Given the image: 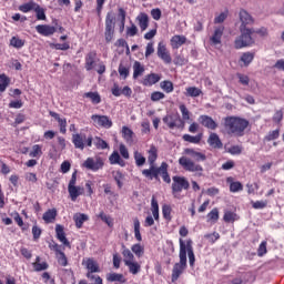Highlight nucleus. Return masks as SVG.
Listing matches in <instances>:
<instances>
[{"instance_id":"obj_59","label":"nucleus","mask_w":284,"mask_h":284,"mask_svg":"<svg viewBox=\"0 0 284 284\" xmlns=\"http://www.w3.org/2000/svg\"><path fill=\"white\" fill-rule=\"evenodd\" d=\"M162 214H163L164 219H166V221H170L172 219V216H171L172 207H170V205H164L162 207Z\"/></svg>"},{"instance_id":"obj_41","label":"nucleus","mask_w":284,"mask_h":284,"mask_svg":"<svg viewBox=\"0 0 284 284\" xmlns=\"http://www.w3.org/2000/svg\"><path fill=\"white\" fill-rule=\"evenodd\" d=\"M151 212L153 214V219L159 221V202L154 197H152L151 202Z\"/></svg>"},{"instance_id":"obj_46","label":"nucleus","mask_w":284,"mask_h":284,"mask_svg":"<svg viewBox=\"0 0 284 284\" xmlns=\"http://www.w3.org/2000/svg\"><path fill=\"white\" fill-rule=\"evenodd\" d=\"M93 143L98 150H106L108 148V142L101 138H94Z\"/></svg>"},{"instance_id":"obj_64","label":"nucleus","mask_w":284,"mask_h":284,"mask_svg":"<svg viewBox=\"0 0 284 284\" xmlns=\"http://www.w3.org/2000/svg\"><path fill=\"white\" fill-rule=\"evenodd\" d=\"M108 281H111V282H114V281H123V275L122 274H119V273H111L109 276H108Z\"/></svg>"},{"instance_id":"obj_9","label":"nucleus","mask_w":284,"mask_h":284,"mask_svg":"<svg viewBox=\"0 0 284 284\" xmlns=\"http://www.w3.org/2000/svg\"><path fill=\"white\" fill-rule=\"evenodd\" d=\"M103 165V159L101 158H89L83 163V168H87V170H91L92 172H98Z\"/></svg>"},{"instance_id":"obj_55","label":"nucleus","mask_w":284,"mask_h":284,"mask_svg":"<svg viewBox=\"0 0 284 284\" xmlns=\"http://www.w3.org/2000/svg\"><path fill=\"white\" fill-rule=\"evenodd\" d=\"M131 250L139 258L143 256L144 248L141 246V244H134Z\"/></svg>"},{"instance_id":"obj_31","label":"nucleus","mask_w":284,"mask_h":284,"mask_svg":"<svg viewBox=\"0 0 284 284\" xmlns=\"http://www.w3.org/2000/svg\"><path fill=\"white\" fill-rule=\"evenodd\" d=\"M148 161L150 163V165H154V162L156 161V159H159V150L156 149V146L151 145L150 150L148 151Z\"/></svg>"},{"instance_id":"obj_1","label":"nucleus","mask_w":284,"mask_h":284,"mask_svg":"<svg viewBox=\"0 0 284 284\" xmlns=\"http://www.w3.org/2000/svg\"><path fill=\"white\" fill-rule=\"evenodd\" d=\"M225 130L230 132L231 134H235L236 136H243V133L247 129V125H250V122L242 118L236 116H230L225 118Z\"/></svg>"},{"instance_id":"obj_18","label":"nucleus","mask_w":284,"mask_h":284,"mask_svg":"<svg viewBox=\"0 0 284 284\" xmlns=\"http://www.w3.org/2000/svg\"><path fill=\"white\" fill-rule=\"evenodd\" d=\"M199 121L202 125H204V128H207L209 130H216V128H219V124H216V122L211 116L201 115Z\"/></svg>"},{"instance_id":"obj_42","label":"nucleus","mask_w":284,"mask_h":284,"mask_svg":"<svg viewBox=\"0 0 284 284\" xmlns=\"http://www.w3.org/2000/svg\"><path fill=\"white\" fill-rule=\"evenodd\" d=\"M134 160H135V165H138V168L145 165V156H143L141 152L139 151L134 152Z\"/></svg>"},{"instance_id":"obj_57","label":"nucleus","mask_w":284,"mask_h":284,"mask_svg":"<svg viewBox=\"0 0 284 284\" xmlns=\"http://www.w3.org/2000/svg\"><path fill=\"white\" fill-rule=\"evenodd\" d=\"M26 44V42H23V40L17 38V37H13L11 40H10V45H12L13 48H23V45Z\"/></svg>"},{"instance_id":"obj_20","label":"nucleus","mask_w":284,"mask_h":284,"mask_svg":"<svg viewBox=\"0 0 284 284\" xmlns=\"http://www.w3.org/2000/svg\"><path fill=\"white\" fill-rule=\"evenodd\" d=\"M184 252L185 258L189 256L190 265H194V261H196V258L194 257V250L192 248V240H189L186 244L184 243Z\"/></svg>"},{"instance_id":"obj_21","label":"nucleus","mask_w":284,"mask_h":284,"mask_svg":"<svg viewBox=\"0 0 284 284\" xmlns=\"http://www.w3.org/2000/svg\"><path fill=\"white\" fill-rule=\"evenodd\" d=\"M184 154H187L189 156L193 158L194 161H206L207 156L199 151H195L194 149H185Z\"/></svg>"},{"instance_id":"obj_12","label":"nucleus","mask_w":284,"mask_h":284,"mask_svg":"<svg viewBox=\"0 0 284 284\" xmlns=\"http://www.w3.org/2000/svg\"><path fill=\"white\" fill-rule=\"evenodd\" d=\"M55 234H57V239L58 241H60V243H62L63 245H65V247H72V245H70V241H68V237H65V231L63 225L61 224H57L55 225Z\"/></svg>"},{"instance_id":"obj_29","label":"nucleus","mask_w":284,"mask_h":284,"mask_svg":"<svg viewBox=\"0 0 284 284\" xmlns=\"http://www.w3.org/2000/svg\"><path fill=\"white\" fill-rule=\"evenodd\" d=\"M73 221H74L78 230H81V227H83V223H85V221H88V215L83 214V213H75L73 215Z\"/></svg>"},{"instance_id":"obj_53","label":"nucleus","mask_w":284,"mask_h":284,"mask_svg":"<svg viewBox=\"0 0 284 284\" xmlns=\"http://www.w3.org/2000/svg\"><path fill=\"white\" fill-rule=\"evenodd\" d=\"M120 77H122V79H128V77H130V68L120 64L119 65V70H118Z\"/></svg>"},{"instance_id":"obj_14","label":"nucleus","mask_w":284,"mask_h":284,"mask_svg":"<svg viewBox=\"0 0 284 284\" xmlns=\"http://www.w3.org/2000/svg\"><path fill=\"white\" fill-rule=\"evenodd\" d=\"M161 81V75L158 73H150L145 75L142 80V85L145 87H152L155 85V83H159Z\"/></svg>"},{"instance_id":"obj_60","label":"nucleus","mask_w":284,"mask_h":284,"mask_svg":"<svg viewBox=\"0 0 284 284\" xmlns=\"http://www.w3.org/2000/svg\"><path fill=\"white\" fill-rule=\"evenodd\" d=\"M161 99H165V93L155 91L151 94V101L153 102L161 101Z\"/></svg>"},{"instance_id":"obj_5","label":"nucleus","mask_w":284,"mask_h":284,"mask_svg":"<svg viewBox=\"0 0 284 284\" xmlns=\"http://www.w3.org/2000/svg\"><path fill=\"white\" fill-rule=\"evenodd\" d=\"M179 163L185 172H192L195 176H203V166H201V164H196L192 159L182 156L179 159Z\"/></svg>"},{"instance_id":"obj_32","label":"nucleus","mask_w":284,"mask_h":284,"mask_svg":"<svg viewBox=\"0 0 284 284\" xmlns=\"http://www.w3.org/2000/svg\"><path fill=\"white\" fill-rule=\"evenodd\" d=\"M184 94L185 97H191L193 99H196V97H201V94H203V90L196 87H189L186 88Z\"/></svg>"},{"instance_id":"obj_40","label":"nucleus","mask_w":284,"mask_h":284,"mask_svg":"<svg viewBox=\"0 0 284 284\" xmlns=\"http://www.w3.org/2000/svg\"><path fill=\"white\" fill-rule=\"evenodd\" d=\"M133 223H134V234H135L136 241H143V239L141 237V222L139 221V217H135L133 220Z\"/></svg>"},{"instance_id":"obj_26","label":"nucleus","mask_w":284,"mask_h":284,"mask_svg":"<svg viewBox=\"0 0 284 284\" xmlns=\"http://www.w3.org/2000/svg\"><path fill=\"white\" fill-rule=\"evenodd\" d=\"M145 72V67L141 64V62L135 61L133 63V79H139V77H143Z\"/></svg>"},{"instance_id":"obj_6","label":"nucleus","mask_w":284,"mask_h":284,"mask_svg":"<svg viewBox=\"0 0 284 284\" xmlns=\"http://www.w3.org/2000/svg\"><path fill=\"white\" fill-rule=\"evenodd\" d=\"M190 187V182L185 180V178L182 176H173V184H172V192L175 196V199L179 197V192L182 190H187Z\"/></svg>"},{"instance_id":"obj_58","label":"nucleus","mask_w":284,"mask_h":284,"mask_svg":"<svg viewBox=\"0 0 284 284\" xmlns=\"http://www.w3.org/2000/svg\"><path fill=\"white\" fill-rule=\"evenodd\" d=\"M59 265H62V267H65L68 265V257H65V253H59L55 255Z\"/></svg>"},{"instance_id":"obj_63","label":"nucleus","mask_w":284,"mask_h":284,"mask_svg":"<svg viewBox=\"0 0 284 284\" xmlns=\"http://www.w3.org/2000/svg\"><path fill=\"white\" fill-rule=\"evenodd\" d=\"M231 192H241L243 191V184L241 182H232L230 185Z\"/></svg>"},{"instance_id":"obj_44","label":"nucleus","mask_w":284,"mask_h":284,"mask_svg":"<svg viewBox=\"0 0 284 284\" xmlns=\"http://www.w3.org/2000/svg\"><path fill=\"white\" fill-rule=\"evenodd\" d=\"M241 61L242 63H244V65H248L252 61H254V53H251V52L243 53L241 57Z\"/></svg>"},{"instance_id":"obj_27","label":"nucleus","mask_w":284,"mask_h":284,"mask_svg":"<svg viewBox=\"0 0 284 284\" xmlns=\"http://www.w3.org/2000/svg\"><path fill=\"white\" fill-rule=\"evenodd\" d=\"M187 41V39L184 36H174L171 39V47L173 50H178V48H181Z\"/></svg>"},{"instance_id":"obj_38","label":"nucleus","mask_w":284,"mask_h":284,"mask_svg":"<svg viewBox=\"0 0 284 284\" xmlns=\"http://www.w3.org/2000/svg\"><path fill=\"white\" fill-rule=\"evenodd\" d=\"M8 85H10V78L4 73L0 74V92H6Z\"/></svg>"},{"instance_id":"obj_19","label":"nucleus","mask_w":284,"mask_h":284,"mask_svg":"<svg viewBox=\"0 0 284 284\" xmlns=\"http://www.w3.org/2000/svg\"><path fill=\"white\" fill-rule=\"evenodd\" d=\"M223 32H225L224 27L215 28L213 36L210 38V41L213 43V45L221 44V39L223 38Z\"/></svg>"},{"instance_id":"obj_17","label":"nucleus","mask_w":284,"mask_h":284,"mask_svg":"<svg viewBox=\"0 0 284 284\" xmlns=\"http://www.w3.org/2000/svg\"><path fill=\"white\" fill-rule=\"evenodd\" d=\"M50 116L58 121L61 134H65V132H68V121L65 120V118H61L59 113L52 111L50 112Z\"/></svg>"},{"instance_id":"obj_22","label":"nucleus","mask_w":284,"mask_h":284,"mask_svg":"<svg viewBox=\"0 0 284 284\" xmlns=\"http://www.w3.org/2000/svg\"><path fill=\"white\" fill-rule=\"evenodd\" d=\"M209 145H211V148L221 150V148H223V142H221V139L219 138V135L216 133H211L207 140Z\"/></svg>"},{"instance_id":"obj_36","label":"nucleus","mask_w":284,"mask_h":284,"mask_svg":"<svg viewBox=\"0 0 284 284\" xmlns=\"http://www.w3.org/2000/svg\"><path fill=\"white\" fill-rule=\"evenodd\" d=\"M43 221H45L47 223H52V221H54V219H57V211L54 209L52 210H48L43 216H42Z\"/></svg>"},{"instance_id":"obj_61","label":"nucleus","mask_w":284,"mask_h":284,"mask_svg":"<svg viewBox=\"0 0 284 284\" xmlns=\"http://www.w3.org/2000/svg\"><path fill=\"white\" fill-rule=\"evenodd\" d=\"M280 135H281V132L278 130L271 131L265 136V141H274V140L278 139Z\"/></svg>"},{"instance_id":"obj_34","label":"nucleus","mask_w":284,"mask_h":284,"mask_svg":"<svg viewBox=\"0 0 284 284\" xmlns=\"http://www.w3.org/2000/svg\"><path fill=\"white\" fill-rule=\"evenodd\" d=\"M125 265H126V267H129V272L131 274L136 275V274H139V272H141V264H139V262L132 261V262L126 263Z\"/></svg>"},{"instance_id":"obj_35","label":"nucleus","mask_w":284,"mask_h":284,"mask_svg":"<svg viewBox=\"0 0 284 284\" xmlns=\"http://www.w3.org/2000/svg\"><path fill=\"white\" fill-rule=\"evenodd\" d=\"M160 88L166 92V94H170V92H174V83L170 80L162 81L160 83Z\"/></svg>"},{"instance_id":"obj_10","label":"nucleus","mask_w":284,"mask_h":284,"mask_svg":"<svg viewBox=\"0 0 284 284\" xmlns=\"http://www.w3.org/2000/svg\"><path fill=\"white\" fill-rule=\"evenodd\" d=\"M91 119H92L93 125H95V128L110 129V126L112 125V120H110V118L108 115L94 114L91 116Z\"/></svg>"},{"instance_id":"obj_28","label":"nucleus","mask_w":284,"mask_h":284,"mask_svg":"<svg viewBox=\"0 0 284 284\" xmlns=\"http://www.w3.org/2000/svg\"><path fill=\"white\" fill-rule=\"evenodd\" d=\"M136 20L139 21V26L142 31L148 30V26L150 23V18L148 17V13H140Z\"/></svg>"},{"instance_id":"obj_24","label":"nucleus","mask_w":284,"mask_h":284,"mask_svg":"<svg viewBox=\"0 0 284 284\" xmlns=\"http://www.w3.org/2000/svg\"><path fill=\"white\" fill-rule=\"evenodd\" d=\"M122 136L129 145H132V143H134V131L131 130L130 128L128 126L122 128Z\"/></svg>"},{"instance_id":"obj_50","label":"nucleus","mask_w":284,"mask_h":284,"mask_svg":"<svg viewBox=\"0 0 284 284\" xmlns=\"http://www.w3.org/2000/svg\"><path fill=\"white\" fill-rule=\"evenodd\" d=\"M163 122L166 123V125L171 129L174 130L176 128V120L172 115H166L163 118Z\"/></svg>"},{"instance_id":"obj_30","label":"nucleus","mask_w":284,"mask_h":284,"mask_svg":"<svg viewBox=\"0 0 284 284\" xmlns=\"http://www.w3.org/2000/svg\"><path fill=\"white\" fill-rule=\"evenodd\" d=\"M71 201H77L81 194H83V187L81 186H70L68 187Z\"/></svg>"},{"instance_id":"obj_45","label":"nucleus","mask_w":284,"mask_h":284,"mask_svg":"<svg viewBox=\"0 0 284 284\" xmlns=\"http://www.w3.org/2000/svg\"><path fill=\"white\" fill-rule=\"evenodd\" d=\"M122 256L124 257V264L131 263L134 261V254L129 248H124L122 252Z\"/></svg>"},{"instance_id":"obj_52","label":"nucleus","mask_w":284,"mask_h":284,"mask_svg":"<svg viewBox=\"0 0 284 284\" xmlns=\"http://www.w3.org/2000/svg\"><path fill=\"white\" fill-rule=\"evenodd\" d=\"M113 178L115 183H118L119 189L121 190V187H123V173H121V171H115L113 172Z\"/></svg>"},{"instance_id":"obj_15","label":"nucleus","mask_w":284,"mask_h":284,"mask_svg":"<svg viewBox=\"0 0 284 284\" xmlns=\"http://www.w3.org/2000/svg\"><path fill=\"white\" fill-rule=\"evenodd\" d=\"M82 265H84V267H87V270L89 271L88 274H94L97 272H100L99 263H97V261L92 258L83 260Z\"/></svg>"},{"instance_id":"obj_13","label":"nucleus","mask_w":284,"mask_h":284,"mask_svg":"<svg viewBox=\"0 0 284 284\" xmlns=\"http://www.w3.org/2000/svg\"><path fill=\"white\" fill-rule=\"evenodd\" d=\"M36 30L39 34H42V37H51V34L57 32V28L48 24H39L36 27Z\"/></svg>"},{"instance_id":"obj_23","label":"nucleus","mask_w":284,"mask_h":284,"mask_svg":"<svg viewBox=\"0 0 284 284\" xmlns=\"http://www.w3.org/2000/svg\"><path fill=\"white\" fill-rule=\"evenodd\" d=\"M85 135H81L79 133H75L72 135V142L74 144V148H77L78 150H83V148H85Z\"/></svg>"},{"instance_id":"obj_39","label":"nucleus","mask_w":284,"mask_h":284,"mask_svg":"<svg viewBox=\"0 0 284 284\" xmlns=\"http://www.w3.org/2000/svg\"><path fill=\"white\" fill-rule=\"evenodd\" d=\"M225 223H234V221H239V215L231 211H225L224 213Z\"/></svg>"},{"instance_id":"obj_62","label":"nucleus","mask_w":284,"mask_h":284,"mask_svg":"<svg viewBox=\"0 0 284 284\" xmlns=\"http://www.w3.org/2000/svg\"><path fill=\"white\" fill-rule=\"evenodd\" d=\"M236 77L242 85H250V77L242 73H237Z\"/></svg>"},{"instance_id":"obj_4","label":"nucleus","mask_w":284,"mask_h":284,"mask_svg":"<svg viewBox=\"0 0 284 284\" xmlns=\"http://www.w3.org/2000/svg\"><path fill=\"white\" fill-rule=\"evenodd\" d=\"M185 267H187V258L185 257V242L183 239H180V262L175 263L173 266L172 283L179 281V276L183 274Z\"/></svg>"},{"instance_id":"obj_25","label":"nucleus","mask_w":284,"mask_h":284,"mask_svg":"<svg viewBox=\"0 0 284 284\" xmlns=\"http://www.w3.org/2000/svg\"><path fill=\"white\" fill-rule=\"evenodd\" d=\"M109 161L111 165H121V168H125V161L121 159V155L116 151L109 156Z\"/></svg>"},{"instance_id":"obj_48","label":"nucleus","mask_w":284,"mask_h":284,"mask_svg":"<svg viewBox=\"0 0 284 284\" xmlns=\"http://www.w3.org/2000/svg\"><path fill=\"white\" fill-rule=\"evenodd\" d=\"M183 141H186L187 143H201V135H190V134H184L183 135Z\"/></svg>"},{"instance_id":"obj_49","label":"nucleus","mask_w":284,"mask_h":284,"mask_svg":"<svg viewBox=\"0 0 284 284\" xmlns=\"http://www.w3.org/2000/svg\"><path fill=\"white\" fill-rule=\"evenodd\" d=\"M37 8V3L28 2L19 7L20 12H30V10H34Z\"/></svg>"},{"instance_id":"obj_16","label":"nucleus","mask_w":284,"mask_h":284,"mask_svg":"<svg viewBox=\"0 0 284 284\" xmlns=\"http://www.w3.org/2000/svg\"><path fill=\"white\" fill-rule=\"evenodd\" d=\"M99 63H97V52H94V51L89 52L85 58V70H88V71L94 70V68Z\"/></svg>"},{"instance_id":"obj_56","label":"nucleus","mask_w":284,"mask_h":284,"mask_svg":"<svg viewBox=\"0 0 284 284\" xmlns=\"http://www.w3.org/2000/svg\"><path fill=\"white\" fill-rule=\"evenodd\" d=\"M209 221L212 223H216L219 221V209H213L209 214H207Z\"/></svg>"},{"instance_id":"obj_8","label":"nucleus","mask_w":284,"mask_h":284,"mask_svg":"<svg viewBox=\"0 0 284 284\" xmlns=\"http://www.w3.org/2000/svg\"><path fill=\"white\" fill-rule=\"evenodd\" d=\"M114 16H112V13H108L106 16V20H105V41L106 43H110V41H112L113 37H114Z\"/></svg>"},{"instance_id":"obj_3","label":"nucleus","mask_w":284,"mask_h":284,"mask_svg":"<svg viewBox=\"0 0 284 284\" xmlns=\"http://www.w3.org/2000/svg\"><path fill=\"white\" fill-rule=\"evenodd\" d=\"M143 176L146 179H159V176H162L163 181L165 183H171L170 174H168V163L163 162L160 168H156L151 165L150 169H145L142 171Z\"/></svg>"},{"instance_id":"obj_11","label":"nucleus","mask_w":284,"mask_h":284,"mask_svg":"<svg viewBox=\"0 0 284 284\" xmlns=\"http://www.w3.org/2000/svg\"><path fill=\"white\" fill-rule=\"evenodd\" d=\"M158 57L164 63H172V57L170 55V51H168V48L165 47V43L159 42L158 44Z\"/></svg>"},{"instance_id":"obj_2","label":"nucleus","mask_w":284,"mask_h":284,"mask_svg":"<svg viewBox=\"0 0 284 284\" xmlns=\"http://www.w3.org/2000/svg\"><path fill=\"white\" fill-rule=\"evenodd\" d=\"M239 30L240 36L234 40L235 50H241L242 48L254 45V38L252 37L255 33L254 28H245Z\"/></svg>"},{"instance_id":"obj_54","label":"nucleus","mask_w":284,"mask_h":284,"mask_svg":"<svg viewBox=\"0 0 284 284\" xmlns=\"http://www.w3.org/2000/svg\"><path fill=\"white\" fill-rule=\"evenodd\" d=\"M180 112L182 114L183 121H190V110H187V106L185 104H180Z\"/></svg>"},{"instance_id":"obj_7","label":"nucleus","mask_w":284,"mask_h":284,"mask_svg":"<svg viewBox=\"0 0 284 284\" xmlns=\"http://www.w3.org/2000/svg\"><path fill=\"white\" fill-rule=\"evenodd\" d=\"M239 21H240V27L239 29H245L250 28V26H254V17L247 12L245 9H241L239 11Z\"/></svg>"},{"instance_id":"obj_33","label":"nucleus","mask_w":284,"mask_h":284,"mask_svg":"<svg viewBox=\"0 0 284 284\" xmlns=\"http://www.w3.org/2000/svg\"><path fill=\"white\" fill-rule=\"evenodd\" d=\"M32 265L36 272H43L49 267V265L45 262L41 263V257L39 256L36 258V262H33Z\"/></svg>"},{"instance_id":"obj_43","label":"nucleus","mask_w":284,"mask_h":284,"mask_svg":"<svg viewBox=\"0 0 284 284\" xmlns=\"http://www.w3.org/2000/svg\"><path fill=\"white\" fill-rule=\"evenodd\" d=\"M38 21H45V10L41 8L39 4H36V8L33 9Z\"/></svg>"},{"instance_id":"obj_51","label":"nucleus","mask_w":284,"mask_h":284,"mask_svg":"<svg viewBox=\"0 0 284 284\" xmlns=\"http://www.w3.org/2000/svg\"><path fill=\"white\" fill-rule=\"evenodd\" d=\"M87 277L91 281V284H103L101 276L94 275V273H87Z\"/></svg>"},{"instance_id":"obj_37","label":"nucleus","mask_w":284,"mask_h":284,"mask_svg":"<svg viewBox=\"0 0 284 284\" xmlns=\"http://www.w3.org/2000/svg\"><path fill=\"white\" fill-rule=\"evenodd\" d=\"M85 99H90L95 105L101 103V95L98 92L84 93Z\"/></svg>"},{"instance_id":"obj_47","label":"nucleus","mask_w":284,"mask_h":284,"mask_svg":"<svg viewBox=\"0 0 284 284\" xmlns=\"http://www.w3.org/2000/svg\"><path fill=\"white\" fill-rule=\"evenodd\" d=\"M41 154H43V151H41V145L34 144L32 146V151L29 153V156L37 159V156H41Z\"/></svg>"}]
</instances>
